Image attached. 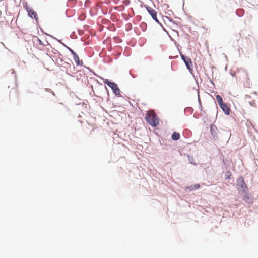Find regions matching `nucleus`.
Instances as JSON below:
<instances>
[{
    "mask_svg": "<svg viewBox=\"0 0 258 258\" xmlns=\"http://www.w3.org/2000/svg\"><path fill=\"white\" fill-rule=\"evenodd\" d=\"M237 189L239 194L246 202H250V198L248 194V189L242 177H239L237 180Z\"/></svg>",
    "mask_w": 258,
    "mask_h": 258,
    "instance_id": "nucleus-1",
    "label": "nucleus"
},
{
    "mask_svg": "<svg viewBox=\"0 0 258 258\" xmlns=\"http://www.w3.org/2000/svg\"><path fill=\"white\" fill-rule=\"evenodd\" d=\"M145 119L149 124L153 127L157 126L159 122V120L153 110H150L147 112Z\"/></svg>",
    "mask_w": 258,
    "mask_h": 258,
    "instance_id": "nucleus-2",
    "label": "nucleus"
},
{
    "mask_svg": "<svg viewBox=\"0 0 258 258\" xmlns=\"http://www.w3.org/2000/svg\"><path fill=\"white\" fill-rule=\"evenodd\" d=\"M105 83L107 84V85L109 87H110V88H112L113 92L116 95H119L120 94V89L118 88L117 84H116L115 83H114V82H109V81H108L107 80L105 82Z\"/></svg>",
    "mask_w": 258,
    "mask_h": 258,
    "instance_id": "nucleus-3",
    "label": "nucleus"
},
{
    "mask_svg": "<svg viewBox=\"0 0 258 258\" xmlns=\"http://www.w3.org/2000/svg\"><path fill=\"white\" fill-rule=\"evenodd\" d=\"M182 58L185 63L187 69L191 72L192 71V63L191 59L189 58L185 57L183 55L182 56Z\"/></svg>",
    "mask_w": 258,
    "mask_h": 258,
    "instance_id": "nucleus-4",
    "label": "nucleus"
},
{
    "mask_svg": "<svg viewBox=\"0 0 258 258\" xmlns=\"http://www.w3.org/2000/svg\"><path fill=\"white\" fill-rule=\"evenodd\" d=\"M25 9L28 12V15L30 17H31L32 18H34L36 20H37L38 18L36 12H35L33 9L29 8L27 5L25 6Z\"/></svg>",
    "mask_w": 258,
    "mask_h": 258,
    "instance_id": "nucleus-5",
    "label": "nucleus"
},
{
    "mask_svg": "<svg viewBox=\"0 0 258 258\" xmlns=\"http://www.w3.org/2000/svg\"><path fill=\"white\" fill-rule=\"evenodd\" d=\"M147 10L149 12V13L151 15L153 19L156 22H158L159 21L157 17L156 11L154 9H152L150 7L147 8Z\"/></svg>",
    "mask_w": 258,
    "mask_h": 258,
    "instance_id": "nucleus-6",
    "label": "nucleus"
},
{
    "mask_svg": "<svg viewBox=\"0 0 258 258\" xmlns=\"http://www.w3.org/2000/svg\"><path fill=\"white\" fill-rule=\"evenodd\" d=\"M219 106L225 114L229 115L230 114V109L226 104L223 103Z\"/></svg>",
    "mask_w": 258,
    "mask_h": 258,
    "instance_id": "nucleus-7",
    "label": "nucleus"
},
{
    "mask_svg": "<svg viewBox=\"0 0 258 258\" xmlns=\"http://www.w3.org/2000/svg\"><path fill=\"white\" fill-rule=\"evenodd\" d=\"M73 57H74V59L77 66H82L83 65L82 61H80L79 57L77 54H74Z\"/></svg>",
    "mask_w": 258,
    "mask_h": 258,
    "instance_id": "nucleus-8",
    "label": "nucleus"
},
{
    "mask_svg": "<svg viewBox=\"0 0 258 258\" xmlns=\"http://www.w3.org/2000/svg\"><path fill=\"white\" fill-rule=\"evenodd\" d=\"M180 137V135L179 133L177 132H173V133L172 135V139L173 140H178V139H179Z\"/></svg>",
    "mask_w": 258,
    "mask_h": 258,
    "instance_id": "nucleus-9",
    "label": "nucleus"
},
{
    "mask_svg": "<svg viewBox=\"0 0 258 258\" xmlns=\"http://www.w3.org/2000/svg\"><path fill=\"white\" fill-rule=\"evenodd\" d=\"M200 185L199 184H196L192 185H191L190 187H187V189H189L190 190H194L200 188Z\"/></svg>",
    "mask_w": 258,
    "mask_h": 258,
    "instance_id": "nucleus-10",
    "label": "nucleus"
},
{
    "mask_svg": "<svg viewBox=\"0 0 258 258\" xmlns=\"http://www.w3.org/2000/svg\"><path fill=\"white\" fill-rule=\"evenodd\" d=\"M216 100L218 102V103L219 105L220 104L223 103L222 98L220 95H216Z\"/></svg>",
    "mask_w": 258,
    "mask_h": 258,
    "instance_id": "nucleus-11",
    "label": "nucleus"
},
{
    "mask_svg": "<svg viewBox=\"0 0 258 258\" xmlns=\"http://www.w3.org/2000/svg\"><path fill=\"white\" fill-rule=\"evenodd\" d=\"M45 90L46 91L50 92V93H52L53 96H55V93L51 89H50L49 88H46Z\"/></svg>",
    "mask_w": 258,
    "mask_h": 258,
    "instance_id": "nucleus-12",
    "label": "nucleus"
},
{
    "mask_svg": "<svg viewBox=\"0 0 258 258\" xmlns=\"http://www.w3.org/2000/svg\"><path fill=\"white\" fill-rule=\"evenodd\" d=\"M72 54L74 55V54H76L73 50L70 49Z\"/></svg>",
    "mask_w": 258,
    "mask_h": 258,
    "instance_id": "nucleus-13",
    "label": "nucleus"
},
{
    "mask_svg": "<svg viewBox=\"0 0 258 258\" xmlns=\"http://www.w3.org/2000/svg\"><path fill=\"white\" fill-rule=\"evenodd\" d=\"M38 40H39V42H40V44H42V43H41V41L40 40H39V39Z\"/></svg>",
    "mask_w": 258,
    "mask_h": 258,
    "instance_id": "nucleus-14",
    "label": "nucleus"
}]
</instances>
